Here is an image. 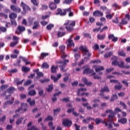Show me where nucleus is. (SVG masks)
I'll list each match as a JSON object with an SVG mask.
<instances>
[{
  "mask_svg": "<svg viewBox=\"0 0 130 130\" xmlns=\"http://www.w3.org/2000/svg\"><path fill=\"white\" fill-rule=\"evenodd\" d=\"M106 107H107V104L106 103H103L101 105L100 109L103 110Z\"/></svg>",
  "mask_w": 130,
  "mask_h": 130,
  "instance_id": "obj_46",
  "label": "nucleus"
},
{
  "mask_svg": "<svg viewBox=\"0 0 130 130\" xmlns=\"http://www.w3.org/2000/svg\"><path fill=\"white\" fill-rule=\"evenodd\" d=\"M74 57L76 58V60H77L81 57L80 53L78 52V53L75 54Z\"/></svg>",
  "mask_w": 130,
  "mask_h": 130,
  "instance_id": "obj_53",
  "label": "nucleus"
},
{
  "mask_svg": "<svg viewBox=\"0 0 130 130\" xmlns=\"http://www.w3.org/2000/svg\"><path fill=\"white\" fill-rule=\"evenodd\" d=\"M106 113H109L108 116V121L109 122H112V121L113 120V119L115 118L114 112L112 111V110H107L106 111Z\"/></svg>",
  "mask_w": 130,
  "mask_h": 130,
  "instance_id": "obj_4",
  "label": "nucleus"
},
{
  "mask_svg": "<svg viewBox=\"0 0 130 130\" xmlns=\"http://www.w3.org/2000/svg\"><path fill=\"white\" fill-rule=\"evenodd\" d=\"M49 81H50V79H48L40 80V82H41L42 84L46 82H48Z\"/></svg>",
  "mask_w": 130,
  "mask_h": 130,
  "instance_id": "obj_55",
  "label": "nucleus"
},
{
  "mask_svg": "<svg viewBox=\"0 0 130 130\" xmlns=\"http://www.w3.org/2000/svg\"><path fill=\"white\" fill-rule=\"evenodd\" d=\"M49 88H46V90L48 92H51L53 90V85H49Z\"/></svg>",
  "mask_w": 130,
  "mask_h": 130,
  "instance_id": "obj_38",
  "label": "nucleus"
},
{
  "mask_svg": "<svg viewBox=\"0 0 130 130\" xmlns=\"http://www.w3.org/2000/svg\"><path fill=\"white\" fill-rule=\"evenodd\" d=\"M94 122H95L96 124L99 125L100 124V123L101 122H102V119H100V118H96L94 119Z\"/></svg>",
  "mask_w": 130,
  "mask_h": 130,
  "instance_id": "obj_41",
  "label": "nucleus"
},
{
  "mask_svg": "<svg viewBox=\"0 0 130 130\" xmlns=\"http://www.w3.org/2000/svg\"><path fill=\"white\" fill-rule=\"evenodd\" d=\"M51 72L52 73H57V68L55 67L54 66H52V67H51Z\"/></svg>",
  "mask_w": 130,
  "mask_h": 130,
  "instance_id": "obj_35",
  "label": "nucleus"
},
{
  "mask_svg": "<svg viewBox=\"0 0 130 130\" xmlns=\"http://www.w3.org/2000/svg\"><path fill=\"white\" fill-rule=\"evenodd\" d=\"M103 15V13L99 10H96L92 13L93 16L94 17H102Z\"/></svg>",
  "mask_w": 130,
  "mask_h": 130,
  "instance_id": "obj_14",
  "label": "nucleus"
},
{
  "mask_svg": "<svg viewBox=\"0 0 130 130\" xmlns=\"http://www.w3.org/2000/svg\"><path fill=\"white\" fill-rule=\"evenodd\" d=\"M79 50H80L81 51H83L84 52H88L89 51V50L87 48L86 46H81L79 47Z\"/></svg>",
  "mask_w": 130,
  "mask_h": 130,
  "instance_id": "obj_23",
  "label": "nucleus"
},
{
  "mask_svg": "<svg viewBox=\"0 0 130 130\" xmlns=\"http://www.w3.org/2000/svg\"><path fill=\"white\" fill-rule=\"evenodd\" d=\"M92 68L94 69L95 71L97 73L103 71L104 70H105V68L103 67V66H93Z\"/></svg>",
  "mask_w": 130,
  "mask_h": 130,
  "instance_id": "obj_13",
  "label": "nucleus"
},
{
  "mask_svg": "<svg viewBox=\"0 0 130 130\" xmlns=\"http://www.w3.org/2000/svg\"><path fill=\"white\" fill-rule=\"evenodd\" d=\"M54 120V118L52 116L49 115L46 118H45L44 121L45 122L48 121H52Z\"/></svg>",
  "mask_w": 130,
  "mask_h": 130,
  "instance_id": "obj_29",
  "label": "nucleus"
},
{
  "mask_svg": "<svg viewBox=\"0 0 130 130\" xmlns=\"http://www.w3.org/2000/svg\"><path fill=\"white\" fill-rule=\"evenodd\" d=\"M115 99L117 100V95L116 94H113L111 98L110 99V102H113Z\"/></svg>",
  "mask_w": 130,
  "mask_h": 130,
  "instance_id": "obj_31",
  "label": "nucleus"
},
{
  "mask_svg": "<svg viewBox=\"0 0 130 130\" xmlns=\"http://www.w3.org/2000/svg\"><path fill=\"white\" fill-rule=\"evenodd\" d=\"M122 88V85L119 84V85H115V90H119Z\"/></svg>",
  "mask_w": 130,
  "mask_h": 130,
  "instance_id": "obj_57",
  "label": "nucleus"
},
{
  "mask_svg": "<svg viewBox=\"0 0 130 130\" xmlns=\"http://www.w3.org/2000/svg\"><path fill=\"white\" fill-rule=\"evenodd\" d=\"M112 22L115 24L118 23H119L118 17H115V19H113Z\"/></svg>",
  "mask_w": 130,
  "mask_h": 130,
  "instance_id": "obj_61",
  "label": "nucleus"
},
{
  "mask_svg": "<svg viewBox=\"0 0 130 130\" xmlns=\"http://www.w3.org/2000/svg\"><path fill=\"white\" fill-rule=\"evenodd\" d=\"M57 12L56 13V15H60L61 16H65L67 12H71V8H68L66 9L62 10L61 9L58 8L57 10Z\"/></svg>",
  "mask_w": 130,
  "mask_h": 130,
  "instance_id": "obj_3",
  "label": "nucleus"
},
{
  "mask_svg": "<svg viewBox=\"0 0 130 130\" xmlns=\"http://www.w3.org/2000/svg\"><path fill=\"white\" fill-rule=\"evenodd\" d=\"M13 128V126L12 125L8 124L6 127V129L7 130H11Z\"/></svg>",
  "mask_w": 130,
  "mask_h": 130,
  "instance_id": "obj_64",
  "label": "nucleus"
},
{
  "mask_svg": "<svg viewBox=\"0 0 130 130\" xmlns=\"http://www.w3.org/2000/svg\"><path fill=\"white\" fill-rule=\"evenodd\" d=\"M21 107L18 108L17 110H16L15 112L18 113L21 111V110L22 111V112H26L27 110V105L26 103H21Z\"/></svg>",
  "mask_w": 130,
  "mask_h": 130,
  "instance_id": "obj_5",
  "label": "nucleus"
},
{
  "mask_svg": "<svg viewBox=\"0 0 130 130\" xmlns=\"http://www.w3.org/2000/svg\"><path fill=\"white\" fill-rule=\"evenodd\" d=\"M47 24H48V21H42L41 22V24L43 26H45Z\"/></svg>",
  "mask_w": 130,
  "mask_h": 130,
  "instance_id": "obj_63",
  "label": "nucleus"
},
{
  "mask_svg": "<svg viewBox=\"0 0 130 130\" xmlns=\"http://www.w3.org/2000/svg\"><path fill=\"white\" fill-rule=\"evenodd\" d=\"M60 111V108H57L56 109H54L53 110V116H57V114L56 112L57 113H59V112Z\"/></svg>",
  "mask_w": 130,
  "mask_h": 130,
  "instance_id": "obj_44",
  "label": "nucleus"
},
{
  "mask_svg": "<svg viewBox=\"0 0 130 130\" xmlns=\"http://www.w3.org/2000/svg\"><path fill=\"white\" fill-rule=\"evenodd\" d=\"M118 54L119 55H120L121 56L123 57H125L126 56L125 53L123 50L118 52Z\"/></svg>",
  "mask_w": 130,
  "mask_h": 130,
  "instance_id": "obj_51",
  "label": "nucleus"
},
{
  "mask_svg": "<svg viewBox=\"0 0 130 130\" xmlns=\"http://www.w3.org/2000/svg\"><path fill=\"white\" fill-rule=\"evenodd\" d=\"M84 37L85 38H89L90 39H91V36L90 34L86 33L84 34Z\"/></svg>",
  "mask_w": 130,
  "mask_h": 130,
  "instance_id": "obj_60",
  "label": "nucleus"
},
{
  "mask_svg": "<svg viewBox=\"0 0 130 130\" xmlns=\"http://www.w3.org/2000/svg\"><path fill=\"white\" fill-rule=\"evenodd\" d=\"M40 96L42 97H45V95L44 94V90H40L38 92Z\"/></svg>",
  "mask_w": 130,
  "mask_h": 130,
  "instance_id": "obj_52",
  "label": "nucleus"
},
{
  "mask_svg": "<svg viewBox=\"0 0 130 130\" xmlns=\"http://www.w3.org/2000/svg\"><path fill=\"white\" fill-rule=\"evenodd\" d=\"M120 105L121 106H123V109H126L127 106L125 104V103H123L122 102H120Z\"/></svg>",
  "mask_w": 130,
  "mask_h": 130,
  "instance_id": "obj_58",
  "label": "nucleus"
},
{
  "mask_svg": "<svg viewBox=\"0 0 130 130\" xmlns=\"http://www.w3.org/2000/svg\"><path fill=\"white\" fill-rule=\"evenodd\" d=\"M32 124V122H30L27 125V130H33V126H31Z\"/></svg>",
  "mask_w": 130,
  "mask_h": 130,
  "instance_id": "obj_33",
  "label": "nucleus"
},
{
  "mask_svg": "<svg viewBox=\"0 0 130 130\" xmlns=\"http://www.w3.org/2000/svg\"><path fill=\"white\" fill-rule=\"evenodd\" d=\"M8 87H9V85H3L2 86H1V87H0V89L3 91L4 90H5L6 89H7Z\"/></svg>",
  "mask_w": 130,
  "mask_h": 130,
  "instance_id": "obj_50",
  "label": "nucleus"
},
{
  "mask_svg": "<svg viewBox=\"0 0 130 130\" xmlns=\"http://www.w3.org/2000/svg\"><path fill=\"white\" fill-rule=\"evenodd\" d=\"M13 103V101H8L6 102H5L3 104V108L6 109L8 105H12Z\"/></svg>",
  "mask_w": 130,
  "mask_h": 130,
  "instance_id": "obj_20",
  "label": "nucleus"
},
{
  "mask_svg": "<svg viewBox=\"0 0 130 130\" xmlns=\"http://www.w3.org/2000/svg\"><path fill=\"white\" fill-rule=\"evenodd\" d=\"M87 89L86 88H79L78 89V92H77V95L78 96H80V93L81 92V91H86Z\"/></svg>",
  "mask_w": 130,
  "mask_h": 130,
  "instance_id": "obj_42",
  "label": "nucleus"
},
{
  "mask_svg": "<svg viewBox=\"0 0 130 130\" xmlns=\"http://www.w3.org/2000/svg\"><path fill=\"white\" fill-rule=\"evenodd\" d=\"M93 76V79H94L95 80H100L101 78V77L99 76L98 75L95 74L94 75H91Z\"/></svg>",
  "mask_w": 130,
  "mask_h": 130,
  "instance_id": "obj_54",
  "label": "nucleus"
},
{
  "mask_svg": "<svg viewBox=\"0 0 130 130\" xmlns=\"http://www.w3.org/2000/svg\"><path fill=\"white\" fill-rule=\"evenodd\" d=\"M62 125H63L65 127L71 126L72 124V121L69 120L68 119H62Z\"/></svg>",
  "mask_w": 130,
  "mask_h": 130,
  "instance_id": "obj_7",
  "label": "nucleus"
},
{
  "mask_svg": "<svg viewBox=\"0 0 130 130\" xmlns=\"http://www.w3.org/2000/svg\"><path fill=\"white\" fill-rule=\"evenodd\" d=\"M48 125H49V128L52 130H54L55 129V126H53V122L51 121L48 124Z\"/></svg>",
  "mask_w": 130,
  "mask_h": 130,
  "instance_id": "obj_34",
  "label": "nucleus"
},
{
  "mask_svg": "<svg viewBox=\"0 0 130 130\" xmlns=\"http://www.w3.org/2000/svg\"><path fill=\"white\" fill-rule=\"evenodd\" d=\"M13 40L14 41V42H12L10 43V47H14L18 43V41H19V38L16 36H13Z\"/></svg>",
  "mask_w": 130,
  "mask_h": 130,
  "instance_id": "obj_10",
  "label": "nucleus"
},
{
  "mask_svg": "<svg viewBox=\"0 0 130 130\" xmlns=\"http://www.w3.org/2000/svg\"><path fill=\"white\" fill-rule=\"evenodd\" d=\"M65 49H66V46L64 45H61L59 47V51H60L61 54L65 53V51H64Z\"/></svg>",
  "mask_w": 130,
  "mask_h": 130,
  "instance_id": "obj_26",
  "label": "nucleus"
},
{
  "mask_svg": "<svg viewBox=\"0 0 130 130\" xmlns=\"http://www.w3.org/2000/svg\"><path fill=\"white\" fill-rule=\"evenodd\" d=\"M127 23H128V22L126 20L125 18H124L122 19H121V22L119 23L118 26L119 27H121L122 25H124L127 24Z\"/></svg>",
  "mask_w": 130,
  "mask_h": 130,
  "instance_id": "obj_22",
  "label": "nucleus"
},
{
  "mask_svg": "<svg viewBox=\"0 0 130 130\" xmlns=\"http://www.w3.org/2000/svg\"><path fill=\"white\" fill-rule=\"evenodd\" d=\"M61 56V58L63 59H65L68 57V55L66 54L65 53L62 54ZM69 62V60L68 59H63V61H59L58 62V64H61L59 66V68H60V70L61 72H66L67 70L65 69L66 66L68 64V63Z\"/></svg>",
  "mask_w": 130,
  "mask_h": 130,
  "instance_id": "obj_1",
  "label": "nucleus"
},
{
  "mask_svg": "<svg viewBox=\"0 0 130 130\" xmlns=\"http://www.w3.org/2000/svg\"><path fill=\"white\" fill-rule=\"evenodd\" d=\"M99 48H100L99 45L98 44H95L93 45V47H92V49L94 50H98L99 49Z\"/></svg>",
  "mask_w": 130,
  "mask_h": 130,
  "instance_id": "obj_62",
  "label": "nucleus"
},
{
  "mask_svg": "<svg viewBox=\"0 0 130 130\" xmlns=\"http://www.w3.org/2000/svg\"><path fill=\"white\" fill-rule=\"evenodd\" d=\"M105 38H106L105 34H98L97 35V39H98L100 41L105 40Z\"/></svg>",
  "mask_w": 130,
  "mask_h": 130,
  "instance_id": "obj_16",
  "label": "nucleus"
},
{
  "mask_svg": "<svg viewBox=\"0 0 130 130\" xmlns=\"http://www.w3.org/2000/svg\"><path fill=\"white\" fill-rule=\"evenodd\" d=\"M61 74H59L57 76V77H55L54 75H52V76H51V79L53 80L54 82H57V81H58V80H59V79L61 78Z\"/></svg>",
  "mask_w": 130,
  "mask_h": 130,
  "instance_id": "obj_17",
  "label": "nucleus"
},
{
  "mask_svg": "<svg viewBox=\"0 0 130 130\" xmlns=\"http://www.w3.org/2000/svg\"><path fill=\"white\" fill-rule=\"evenodd\" d=\"M99 95L102 96V97H103V99L106 100H109L110 98V97L109 95L106 96L104 93H100V94Z\"/></svg>",
  "mask_w": 130,
  "mask_h": 130,
  "instance_id": "obj_47",
  "label": "nucleus"
},
{
  "mask_svg": "<svg viewBox=\"0 0 130 130\" xmlns=\"http://www.w3.org/2000/svg\"><path fill=\"white\" fill-rule=\"evenodd\" d=\"M23 120H24L23 117H21L20 118L17 119L16 121V124L17 125H20L22 123V121H23Z\"/></svg>",
  "mask_w": 130,
  "mask_h": 130,
  "instance_id": "obj_28",
  "label": "nucleus"
},
{
  "mask_svg": "<svg viewBox=\"0 0 130 130\" xmlns=\"http://www.w3.org/2000/svg\"><path fill=\"white\" fill-rule=\"evenodd\" d=\"M21 6L25 13L27 11H31V9H30L28 6L26 5V4H24L23 2L21 3Z\"/></svg>",
  "mask_w": 130,
  "mask_h": 130,
  "instance_id": "obj_12",
  "label": "nucleus"
},
{
  "mask_svg": "<svg viewBox=\"0 0 130 130\" xmlns=\"http://www.w3.org/2000/svg\"><path fill=\"white\" fill-rule=\"evenodd\" d=\"M49 8L50 10H55L57 8V5L55 3L52 2L49 4Z\"/></svg>",
  "mask_w": 130,
  "mask_h": 130,
  "instance_id": "obj_21",
  "label": "nucleus"
},
{
  "mask_svg": "<svg viewBox=\"0 0 130 130\" xmlns=\"http://www.w3.org/2000/svg\"><path fill=\"white\" fill-rule=\"evenodd\" d=\"M34 72L36 73L37 76H38V78H40L41 77H44V74L42 72H40L39 69H37L36 70H34Z\"/></svg>",
  "mask_w": 130,
  "mask_h": 130,
  "instance_id": "obj_18",
  "label": "nucleus"
},
{
  "mask_svg": "<svg viewBox=\"0 0 130 130\" xmlns=\"http://www.w3.org/2000/svg\"><path fill=\"white\" fill-rule=\"evenodd\" d=\"M101 93L109 92V89L108 86H105L103 88H102L100 90Z\"/></svg>",
  "mask_w": 130,
  "mask_h": 130,
  "instance_id": "obj_19",
  "label": "nucleus"
},
{
  "mask_svg": "<svg viewBox=\"0 0 130 130\" xmlns=\"http://www.w3.org/2000/svg\"><path fill=\"white\" fill-rule=\"evenodd\" d=\"M18 72L17 69H12L11 70H8V72L10 73V74H14Z\"/></svg>",
  "mask_w": 130,
  "mask_h": 130,
  "instance_id": "obj_45",
  "label": "nucleus"
},
{
  "mask_svg": "<svg viewBox=\"0 0 130 130\" xmlns=\"http://www.w3.org/2000/svg\"><path fill=\"white\" fill-rule=\"evenodd\" d=\"M54 25L53 24H49L48 25L46 26L47 30H50L52 28H54Z\"/></svg>",
  "mask_w": 130,
  "mask_h": 130,
  "instance_id": "obj_39",
  "label": "nucleus"
},
{
  "mask_svg": "<svg viewBox=\"0 0 130 130\" xmlns=\"http://www.w3.org/2000/svg\"><path fill=\"white\" fill-rule=\"evenodd\" d=\"M31 84V81L30 80H28L26 82H25L24 86H28Z\"/></svg>",
  "mask_w": 130,
  "mask_h": 130,
  "instance_id": "obj_59",
  "label": "nucleus"
},
{
  "mask_svg": "<svg viewBox=\"0 0 130 130\" xmlns=\"http://www.w3.org/2000/svg\"><path fill=\"white\" fill-rule=\"evenodd\" d=\"M17 17V14L14 12H11L9 14V18L11 19H15Z\"/></svg>",
  "mask_w": 130,
  "mask_h": 130,
  "instance_id": "obj_15",
  "label": "nucleus"
},
{
  "mask_svg": "<svg viewBox=\"0 0 130 130\" xmlns=\"http://www.w3.org/2000/svg\"><path fill=\"white\" fill-rule=\"evenodd\" d=\"M40 27V23L38 21H34L33 29H36Z\"/></svg>",
  "mask_w": 130,
  "mask_h": 130,
  "instance_id": "obj_24",
  "label": "nucleus"
},
{
  "mask_svg": "<svg viewBox=\"0 0 130 130\" xmlns=\"http://www.w3.org/2000/svg\"><path fill=\"white\" fill-rule=\"evenodd\" d=\"M10 9L13 12L16 13H20L21 11V8H19L17 5H12L10 6Z\"/></svg>",
  "mask_w": 130,
  "mask_h": 130,
  "instance_id": "obj_6",
  "label": "nucleus"
},
{
  "mask_svg": "<svg viewBox=\"0 0 130 130\" xmlns=\"http://www.w3.org/2000/svg\"><path fill=\"white\" fill-rule=\"evenodd\" d=\"M66 43L67 44V47H74L75 45V43H74V41L72 40L71 38L68 39Z\"/></svg>",
  "mask_w": 130,
  "mask_h": 130,
  "instance_id": "obj_11",
  "label": "nucleus"
},
{
  "mask_svg": "<svg viewBox=\"0 0 130 130\" xmlns=\"http://www.w3.org/2000/svg\"><path fill=\"white\" fill-rule=\"evenodd\" d=\"M26 30V28H25L24 26L19 25L17 27V30L15 31V33L17 35H20L21 32H23Z\"/></svg>",
  "mask_w": 130,
  "mask_h": 130,
  "instance_id": "obj_9",
  "label": "nucleus"
},
{
  "mask_svg": "<svg viewBox=\"0 0 130 130\" xmlns=\"http://www.w3.org/2000/svg\"><path fill=\"white\" fill-rule=\"evenodd\" d=\"M113 54V53H112V52H109L108 53L105 54L104 57V58H108L110 57Z\"/></svg>",
  "mask_w": 130,
  "mask_h": 130,
  "instance_id": "obj_32",
  "label": "nucleus"
},
{
  "mask_svg": "<svg viewBox=\"0 0 130 130\" xmlns=\"http://www.w3.org/2000/svg\"><path fill=\"white\" fill-rule=\"evenodd\" d=\"M41 68L42 69H48L49 68V66L48 64V63H47V62H44V63H43L42 66H41Z\"/></svg>",
  "mask_w": 130,
  "mask_h": 130,
  "instance_id": "obj_37",
  "label": "nucleus"
},
{
  "mask_svg": "<svg viewBox=\"0 0 130 130\" xmlns=\"http://www.w3.org/2000/svg\"><path fill=\"white\" fill-rule=\"evenodd\" d=\"M127 121V119L126 118H121L118 120V122L121 123V124H125L126 123V121Z\"/></svg>",
  "mask_w": 130,
  "mask_h": 130,
  "instance_id": "obj_36",
  "label": "nucleus"
},
{
  "mask_svg": "<svg viewBox=\"0 0 130 130\" xmlns=\"http://www.w3.org/2000/svg\"><path fill=\"white\" fill-rule=\"evenodd\" d=\"M83 55H86L87 57H90L92 55V54H91L90 53H89V52H84V54H83Z\"/></svg>",
  "mask_w": 130,
  "mask_h": 130,
  "instance_id": "obj_56",
  "label": "nucleus"
},
{
  "mask_svg": "<svg viewBox=\"0 0 130 130\" xmlns=\"http://www.w3.org/2000/svg\"><path fill=\"white\" fill-rule=\"evenodd\" d=\"M28 25L29 26H31L32 24V22H33V19L31 17H28Z\"/></svg>",
  "mask_w": 130,
  "mask_h": 130,
  "instance_id": "obj_49",
  "label": "nucleus"
},
{
  "mask_svg": "<svg viewBox=\"0 0 130 130\" xmlns=\"http://www.w3.org/2000/svg\"><path fill=\"white\" fill-rule=\"evenodd\" d=\"M83 74H91V76H93L94 75L96 74V72H94L93 70H90V68L89 67L87 68H86L83 70Z\"/></svg>",
  "mask_w": 130,
  "mask_h": 130,
  "instance_id": "obj_8",
  "label": "nucleus"
},
{
  "mask_svg": "<svg viewBox=\"0 0 130 130\" xmlns=\"http://www.w3.org/2000/svg\"><path fill=\"white\" fill-rule=\"evenodd\" d=\"M30 69L27 68L26 67L23 66L22 67V71L24 72V73H26L27 72H29Z\"/></svg>",
  "mask_w": 130,
  "mask_h": 130,
  "instance_id": "obj_40",
  "label": "nucleus"
},
{
  "mask_svg": "<svg viewBox=\"0 0 130 130\" xmlns=\"http://www.w3.org/2000/svg\"><path fill=\"white\" fill-rule=\"evenodd\" d=\"M32 88H33V85H31L30 86L28 87V90H30V91H28V95H29L30 96L33 95V90H31Z\"/></svg>",
  "mask_w": 130,
  "mask_h": 130,
  "instance_id": "obj_27",
  "label": "nucleus"
},
{
  "mask_svg": "<svg viewBox=\"0 0 130 130\" xmlns=\"http://www.w3.org/2000/svg\"><path fill=\"white\" fill-rule=\"evenodd\" d=\"M70 22H71V21L67 20L65 21L63 25L64 26H65V29H66L69 32H72V31H73L74 30V27L76 25V22H75V21H73L71 23H70Z\"/></svg>",
  "mask_w": 130,
  "mask_h": 130,
  "instance_id": "obj_2",
  "label": "nucleus"
},
{
  "mask_svg": "<svg viewBox=\"0 0 130 130\" xmlns=\"http://www.w3.org/2000/svg\"><path fill=\"white\" fill-rule=\"evenodd\" d=\"M66 34V31L61 32V31H58L57 36L58 37H63Z\"/></svg>",
  "mask_w": 130,
  "mask_h": 130,
  "instance_id": "obj_30",
  "label": "nucleus"
},
{
  "mask_svg": "<svg viewBox=\"0 0 130 130\" xmlns=\"http://www.w3.org/2000/svg\"><path fill=\"white\" fill-rule=\"evenodd\" d=\"M49 55V53L42 52L41 54V56L39 57V58L41 59H43L45 57Z\"/></svg>",
  "mask_w": 130,
  "mask_h": 130,
  "instance_id": "obj_25",
  "label": "nucleus"
},
{
  "mask_svg": "<svg viewBox=\"0 0 130 130\" xmlns=\"http://www.w3.org/2000/svg\"><path fill=\"white\" fill-rule=\"evenodd\" d=\"M15 90V88L13 87H10V88H8L7 91L8 93H11Z\"/></svg>",
  "mask_w": 130,
  "mask_h": 130,
  "instance_id": "obj_43",
  "label": "nucleus"
},
{
  "mask_svg": "<svg viewBox=\"0 0 130 130\" xmlns=\"http://www.w3.org/2000/svg\"><path fill=\"white\" fill-rule=\"evenodd\" d=\"M118 66L119 68H123L124 66V62L122 61H118Z\"/></svg>",
  "mask_w": 130,
  "mask_h": 130,
  "instance_id": "obj_48",
  "label": "nucleus"
}]
</instances>
